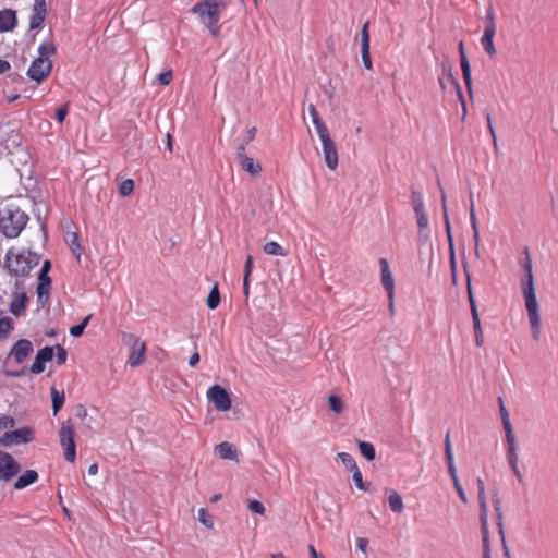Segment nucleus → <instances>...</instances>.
Returning <instances> with one entry per match:
<instances>
[{
	"label": "nucleus",
	"mask_w": 558,
	"mask_h": 558,
	"mask_svg": "<svg viewBox=\"0 0 558 558\" xmlns=\"http://www.w3.org/2000/svg\"><path fill=\"white\" fill-rule=\"evenodd\" d=\"M39 478L38 472L36 470H26L22 473L13 484L15 490H22L29 485L36 483Z\"/></svg>",
	"instance_id": "obj_20"
},
{
	"label": "nucleus",
	"mask_w": 558,
	"mask_h": 558,
	"mask_svg": "<svg viewBox=\"0 0 558 558\" xmlns=\"http://www.w3.org/2000/svg\"><path fill=\"white\" fill-rule=\"evenodd\" d=\"M54 355H56V362L58 365H64L66 363V359H68V352L66 350L60 345V344H56L54 347Z\"/></svg>",
	"instance_id": "obj_47"
},
{
	"label": "nucleus",
	"mask_w": 558,
	"mask_h": 558,
	"mask_svg": "<svg viewBox=\"0 0 558 558\" xmlns=\"http://www.w3.org/2000/svg\"><path fill=\"white\" fill-rule=\"evenodd\" d=\"M51 287V278L50 277H38V284H37V296L38 301L46 302L49 299V290Z\"/></svg>",
	"instance_id": "obj_25"
},
{
	"label": "nucleus",
	"mask_w": 558,
	"mask_h": 558,
	"mask_svg": "<svg viewBox=\"0 0 558 558\" xmlns=\"http://www.w3.org/2000/svg\"><path fill=\"white\" fill-rule=\"evenodd\" d=\"M241 168L248 172L251 175H258L262 172V165L258 161H255L253 158L246 156L239 160Z\"/></svg>",
	"instance_id": "obj_26"
},
{
	"label": "nucleus",
	"mask_w": 558,
	"mask_h": 558,
	"mask_svg": "<svg viewBox=\"0 0 558 558\" xmlns=\"http://www.w3.org/2000/svg\"><path fill=\"white\" fill-rule=\"evenodd\" d=\"M51 269V263L50 260H45L40 270H39V274H38V277H43V275H45V277H50L49 276V271Z\"/></svg>",
	"instance_id": "obj_64"
},
{
	"label": "nucleus",
	"mask_w": 558,
	"mask_h": 558,
	"mask_svg": "<svg viewBox=\"0 0 558 558\" xmlns=\"http://www.w3.org/2000/svg\"><path fill=\"white\" fill-rule=\"evenodd\" d=\"M529 322L532 329V338L537 341L541 337V315L538 306L526 308Z\"/></svg>",
	"instance_id": "obj_21"
},
{
	"label": "nucleus",
	"mask_w": 558,
	"mask_h": 558,
	"mask_svg": "<svg viewBox=\"0 0 558 558\" xmlns=\"http://www.w3.org/2000/svg\"><path fill=\"white\" fill-rule=\"evenodd\" d=\"M13 329V322L10 317L0 318V338H7Z\"/></svg>",
	"instance_id": "obj_42"
},
{
	"label": "nucleus",
	"mask_w": 558,
	"mask_h": 558,
	"mask_svg": "<svg viewBox=\"0 0 558 558\" xmlns=\"http://www.w3.org/2000/svg\"><path fill=\"white\" fill-rule=\"evenodd\" d=\"M54 356V348L52 347H44L39 349L36 353L35 360L31 366V372L33 374H40L45 371V364L51 361Z\"/></svg>",
	"instance_id": "obj_12"
},
{
	"label": "nucleus",
	"mask_w": 558,
	"mask_h": 558,
	"mask_svg": "<svg viewBox=\"0 0 558 558\" xmlns=\"http://www.w3.org/2000/svg\"><path fill=\"white\" fill-rule=\"evenodd\" d=\"M308 113L311 116V119H312L313 123L322 120L319 114H318V111H317L316 107L313 104H310V106H308Z\"/></svg>",
	"instance_id": "obj_63"
},
{
	"label": "nucleus",
	"mask_w": 558,
	"mask_h": 558,
	"mask_svg": "<svg viewBox=\"0 0 558 558\" xmlns=\"http://www.w3.org/2000/svg\"><path fill=\"white\" fill-rule=\"evenodd\" d=\"M496 34V22H495V15L493 7L489 5L486 9V15H485V28L484 34L481 38V45L483 46L485 52L493 57L496 54V48L494 46V37Z\"/></svg>",
	"instance_id": "obj_4"
},
{
	"label": "nucleus",
	"mask_w": 558,
	"mask_h": 558,
	"mask_svg": "<svg viewBox=\"0 0 558 558\" xmlns=\"http://www.w3.org/2000/svg\"><path fill=\"white\" fill-rule=\"evenodd\" d=\"M418 227V235L423 238L428 236L429 218L427 211L415 214Z\"/></svg>",
	"instance_id": "obj_33"
},
{
	"label": "nucleus",
	"mask_w": 558,
	"mask_h": 558,
	"mask_svg": "<svg viewBox=\"0 0 558 558\" xmlns=\"http://www.w3.org/2000/svg\"><path fill=\"white\" fill-rule=\"evenodd\" d=\"M255 134H256V128L255 126L248 128L246 130V134L242 142H244L245 144L248 145L254 140Z\"/></svg>",
	"instance_id": "obj_62"
},
{
	"label": "nucleus",
	"mask_w": 558,
	"mask_h": 558,
	"mask_svg": "<svg viewBox=\"0 0 558 558\" xmlns=\"http://www.w3.org/2000/svg\"><path fill=\"white\" fill-rule=\"evenodd\" d=\"M352 480L355 484V486L361 489V488H366L365 487V483L363 481V476H362V473L361 471L357 469L353 470L352 471Z\"/></svg>",
	"instance_id": "obj_56"
},
{
	"label": "nucleus",
	"mask_w": 558,
	"mask_h": 558,
	"mask_svg": "<svg viewBox=\"0 0 558 558\" xmlns=\"http://www.w3.org/2000/svg\"><path fill=\"white\" fill-rule=\"evenodd\" d=\"M338 458L342 462V464L345 465L351 472L357 469L356 462L350 453L340 452L338 453Z\"/></svg>",
	"instance_id": "obj_41"
},
{
	"label": "nucleus",
	"mask_w": 558,
	"mask_h": 558,
	"mask_svg": "<svg viewBox=\"0 0 558 558\" xmlns=\"http://www.w3.org/2000/svg\"><path fill=\"white\" fill-rule=\"evenodd\" d=\"M329 408L335 413H341L343 410V402L342 400L335 395L329 396L328 398Z\"/></svg>",
	"instance_id": "obj_46"
},
{
	"label": "nucleus",
	"mask_w": 558,
	"mask_h": 558,
	"mask_svg": "<svg viewBox=\"0 0 558 558\" xmlns=\"http://www.w3.org/2000/svg\"><path fill=\"white\" fill-rule=\"evenodd\" d=\"M20 471L21 465L14 457L7 451L0 450V481L8 483L15 477Z\"/></svg>",
	"instance_id": "obj_8"
},
{
	"label": "nucleus",
	"mask_w": 558,
	"mask_h": 558,
	"mask_svg": "<svg viewBox=\"0 0 558 558\" xmlns=\"http://www.w3.org/2000/svg\"><path fill=\"white\" fill-rule=\"evenodd\" d=\"M133 190H134V182L131 179H126V180L122 181L119 185V193L122 196L130 195L133 192Z\"/></svg>",
	"instance_id": "obj_48"
},
{
	"label": "nucleus",
	"mask_w": 558,
	"mask_h": 558,
	"mask_svg": "<svg viewBox=\"0 0 558 558\" xmlns=\"http://www.w3.org/2000/svg\"><path fill=\"white\" fill-rule=\"evenodd\" d=\"M33 428L27 426L12 432H5L0 437V446L9 448L15 445L28 444L33 440Z\"/></svg>",
	"instance_id": "obj_7"
},
{
	"label": "nucleus",
	"mask_w": 558,
	"mask_h": 558,
	"mask_svg": "<svg viewBox=\"0 0 558 558\" xmlns=\"http://www.w3.org/2000/svg\"><path fill=\"white\" fill-rule=\"evenodd\" d=\"M14 424H15V418L13 416L3 415L0 417V429L13 427Z\"/></svg>",
	"instance_id": "obj_58"
},
{
	"label": "nucleus",
	"mask_w": 558,
	"mask_h": 558,
	"mask_svg": "<svg viewBox=\"0 0 558 558\" xmlns=\"http://www.w3.org/2000/svg\"><path fill=\"white\" fill-rule=\"evenodd\" d=\"M485 119L487 121V126H488V130H489V133L493 137V144L495 146V148H497V138H496V133H495V130H494V126H493V123H492V117L489 113H486L485 114Z\"/></svg>",
	"instance_id": "obj_61"
},
{
	"label": "nucleus",
	"mask_w": 558,
	"mask_h": 558,
	"mask_svg": "<svg viewBox=\"0 0 558 558\" xmlns=\"http://www.w3.org/2000/svg\"><path fill=\"white\" fill-rule=\"evenodd\" d=\"M206 302L209 310H215L218 307L220 303V293L217 283L211 288Z\"/></svg>",
	"instance_id": "obj_36"
},
{
	"label": "nucleus",
	"mask_w": 558,
	"mask_h": 558,
	"mask_svg": "<svg viewBox=\"0 0 558 558\" xmlns=\"http://www.w3.org/2000/svg\"><path fill=\"white\" fill-rule=\"evenodd\" d=\"M50 395H51V401H52V412L53 415H57V413L62 409L65 396L63 391H59L56 387L50 388Z\"/></svg>",
	"instance_id": "obj_30"
},
{
	"label": "nucleus",
	"mask_w": 558,
	"mask_h": 558,
	"mask_svg": "<svg viewBox=\"0 0 558 558\" xmlns=\"http://www.w3.org/2000/svg\"><path fill=\"white\" fill-rule=\"evenodd\" d=\"M483 542V558H490L489 530L488 526H481Z\"/></svg>",
	"instance_id": "obj_37"
},
{
	"label": "nucleus",
	"mask_w": 558,
	"mask_h": 558,
	"mask_svg": "<svg viewBox=\"0 0 558 558\" xmlns=\"http://www.w3.org/2000/svg\"><path fill=\"white\" fill-rule=\"evenodd\" d=\"M478 506L481 526H488L487 502H481Z\"/></svg>",
	"instance_id": "obj_53"
},
{
	"label": "nucleus",
	"mask_w": 558,
	"mask_h": 558,
	"mask_svg": "<svg viewBox=\"0 0 558 558\" xmlns=\"http://www.w3.org/2000/svg\"><path fill=\"white\" fill-rule=\"evenodd\" d=\"M74 437L75 430L73 422L70 418L63 421L60 425L59 438L64 450V459L70 463H73L76 459V444Z\"/></svg>",
	"instance_id": "obj_3"
},
{
	"label": "nucleus",
	"mask_w": 558,
	"mask_h": 558,
	"mask_svg": "<svg viewBox=\"0 0 558 558\" xmlns=\"http://www.w3.org/2000/svg\"><path fill=\"white\" fill-rule=\"evenodd\" d=\"M46 0H35L32 14L29 16V29L34 31L41 26L46 19Z\"/></svg>",
	"instance_id": "obj_14"
},
{
	"label": "nucleus",
	"mask_w": 558,
	"mask_h": 558,
	"mask_svg": "<svg viewBox=\"0 0 558 558\" xmlns=\"http://www.w3.org/2000/svg\"><path fill=\"white\" fill-rule=\"evenodd\" d=\"M498 405H499V412H500L501 423H502L505 434L506 435L514 434L511 422H510L509 412H508L507 408L505 407L504 399L501 397H498Z\"/></svg>",
	"instance_id": "obj_27"
},
{
	"label": "nucleus",
	"mask_w": 558,
	"mask_h": 558,
	"mask_svg": "<svg viewBox=\"0 0 558 558\" xmlns=\"http://www.w3.org/2000/svg\"><path fill=\"white\" fill-rule=\"evenodd\" d=\"M252 270H253V256L252 255H247L246 259H245L244 276L243 277L250 278V276L252 274Z\"/></svg>",
	"instance_id": "obj_60"
},
{
	"label": "nucleus",
	"mask_w": 558,
	"mask_h": 558,
	"mask_svg": "<svg viewBox=\"0 0 558 558\" xmlns=\"http://www.w3.org/2000/svg\"><path fill=\"white\" fill-rule=\"evenodd\" d=\"M33 350L34 348L29 340L20 339L12 347L10 354L13 355L16 363L22 364Z\"/></svg>",
	"instance_id": "obj_17"
},
{
	"label": "nucleus",
	"mask_w": 558,
	"mask_h": 558,
	"mask_svg": "<svg viewBox=\"0 0 558 558\" xmlns=\"http://www.w3.org/2000/svg\"><path fill=\"white\" fill-rule=\"evenodd\" d=\"M361 57H362V62H363L365 69L371 70L372 69V59L369 56V48L361 49Z\"/></svg>",
	"instance_id": "obj_59"
},
{
	"label": "nucleus",
	"mask_w": 558,
	"mask_h": 558,
	"mask_svg": "<svg viewBox=\"0 0 558 558\" xmlns=\"http://www.w3.org/2000/svg\"><path fill=\"white\" fill-rule=\"evenodd\" d=\"M207 398L218 411L225 412L231 408L229 392L219 385L211 386L207 391Z\"/></svg>",
	"instance_id": "obj_10"
},
{
	"label": "nucleus",
	"mask_w": 558,
	"mask_h": 558,
	"mask_svg": "<svg viewBox=\"0 0 558 558\" xmlns=\"http://www.w3.org/2000/svg\"><path fill=\"white\" fill-rule=\"evenodd\" d=\"M263 250L267 255H271V256H286L287 255V252L283 250V247L275 241L267 242L264 245Z\"/></svg>",
	"instance_id": "obj_34"
},
{
	"label": "nucleus",
	"mask_w": 558,
	"mask_h": 558,
	"mask_svg": "<svg viewBox=\"0 0 558 558\" xmlns=\"http://www.w3.org/2000/svg\"><path fill=\"white\" fill-rule=\"evenodd\" d=\"M215 450H216L217 454L219 456V458H221L223 460H231V461L238 460V453L234 450L233 445L228 441H223V442L217 445Z\"/></svg>",
	"instance_id": "obj_24"
},
{
	"label": "nucleus",
	"mask_w": 558,
	"mask_h": 558,
	"mask_svg": "<svg viewBox=\"0 0 558 558\" xmlns=\"http://www.w3.org/2000/svg\"><path fill=\"white\" fill-rule=\"evenodd\" d=\"M172 78H173V73L171 70L163 71L158 75V82L165 86L169 85L171 83Z\"/></svg>",
	"instance_id": "obj_57"
},
{
	"label": "nucleus",
	"mask_w": 558,
	"mask_h": 558,
	"mask_svg": "<svg viewBox=\"0 0 558 558\" xmlns=\"http://www.w3.org/2000/svg\"><path fill=\"white\" fill-rule=\"evenodd\" d=\"M69 113V104H64L57 108L56 110V119L57 121L62 124L64 122L65 117Z\"/></svg>",
	"instance_id": "obj_54"
},
{
	"label": "nucleus",
	"mask_w": 558,
	"mask_h": 558,
	"mask_svg": "<svg viewBox=\"0 0 558 558\" xmlns=\"http://www.w3.org/2000/svg\"><path fill=\"white\" fill-rule=\"evenodd\" d=\"M472 322H473V328H474V333H475V343L477 347H482L484 343V337H483V331H482V327H481V319L478 317V318L472 319Z\"/></svg>",
	"instance_id": "obj_43"
},
{
	"label": "nucleus",
	"mask_w": 558,
	"mask_h": 558,
	"mask_svg": "<svg viewBox=\"0 0 558 558\" xmlns=\"http://www.w3.org/2000/svg\"><path fill=\"white\" fill-rule=\"evenodd\" d=\"M320 142H322L324 159H325V163H326L327 168L330 170H336V168L338 166V150H337L335 142L332 141L331 137L327 138V140H323Z\"/></svg>",
	"instance_id": "obj_13"
},
{
	"label": "nucleus",
	"mask_w": 558,
	"mask_h": 558,
	"mask_svg": "<svg viewBox=\"0 0 558 558\" xmlns=\"http://www.w3.org/2000/svg\"><path fill=\"white\" fill-rule=\"evenodd\" d=\"M90 318L92 315H87L80 324L72 326L70 328V335L75 338L81 337L85 328L87 327Z\"/></svg>",
	"instance_id": "obj_39"
},
{
	"label": "nucleus",
	"mask_w": 558,
	"mask_h": 558,
	"mask_svg": "<svg viewBox=\"0 0 558 558\" xmlns=\"http://www.w3.org/2000/svg\"><path fill=\"white\" fill-rule=\"evenodd\" d=\"M464 271H465V276H466V290H468V299H469V303H470L471 316H472V319L478 318L480 315H478L475 298H474L472 286H471V276L466 269L465 264H464Z\"/></svg>",
	"instance_id": "obj_28"
},
{
	"label": "nucleus",
	"mask_w": 558,
	"mask_h": 558,
	"mask_svg": "<svg viewBox=\"0 0 558 558\" xmlns=\"http://www.w3.org/2000/svg\"><path fill=\"white\" fill-rule=\"evenodd\" d=\"M521 289L525 302V307L530 308L538 306L534 286V276L524 275L521 278Z\"/></svg>",
	"instance_id": "obj_11"
},
{
	"label": "nucleus",
	"mask_w": 558,
	"mask_h": 558,
	"mask_svg": "<svg viewBox=\"0 0 558 558\" xmlns=\"http://www.w3.org/2000/svg\"><path fill=\"white\" fill-rule=\"evenodd\" d=\"M459 56H460V65L462 71V77L465 84V87L470 95H472V78H471V65L465 56L464 45L462 41L459 44Z\"/></svg>",
	"instance_id": "obj_18"
},
{
	"label": "nucleus",
	"mask_w": 558,
	"mask_h": 558,
	"mask_svg": "<svg viewBox=\"0 0 558 558\" xmlns=\"http://www.w3.org/2000/svg\"><path fill=\"white\" fill-rule=\"evenodd\" d=\"M198 521L207 529H213V526H214V521L211 519V515L208 513V511L205 508H201L198 510Z\"/></svg>",
	"instance_id": "obj_44"
},
{
	"label": "nucleus",
	"mask_w": 558,
	"mask_h": 558,
	"mask_svg": "<svg viewBox=\"0 0 558 558\" xmlns=\"http://www.w3.org/2000/svg\"><path fill=\"white\" fill-rule=\"evenodd\" d=\"M442 71H444V74L448 71V81L454 86V88L457 90V94H458V97L460 99L462 109H463V114H465L466 113V105H465L464 96L462 94V89H461V86L459 84V81L452 74L450 66L447 68L446 64H442Z\"/></svg>",
	"instance_id": "obj_29"
},
{
	"label": "nucleus",
	"mask_w": 558,
	"mask_h": 558,
	"mask_svg": "<svg viewBox=\"0 0 558 558\" xmlns=\"http://www.w3.org/2000/svg\"><path fill=\"white\" fill-rule=\"evenodd\" d=\"M385 493L391 511L395 513H401L404 510V505L400 494L391 488H386Z\"/></svg>",
	"instance_id": "obj_22"
},
{
	"label": "nucleus",
	"mask_w": 558,
	"mask_h": 558,
	"mask_svg": "<svg viewBox=\"0 0 558 558\" xmlns=\"http://www.w3.org/2000/svg\"><path fill=\"white\" fill-rule=\"evenodd\" d=\"M410 198L415 214L426 211L422 192L412 187Z\"/></svg>",
	"instance_id": "obj_31"
},
{
	"label": "nucleus",
	"mask_w": 558,
	"mask_h": 558,
	"mask_svg": "<svg viewBox=\"0 0 558 558\" xmlns=\"http://www.w3.org/2000/svg\"><path fill=\"white\" fill-rule=\"evenodd\" d=\"M17 23L16 13L11 9L0 10V32H11Z\"/></svg>",
	"instance_id": "obj_19"
},
{
	"label": "nucleus",
	"mask_w": 558,
	"mask_h": 558,
	"mask_svg": "<svg viewBox=\"0 0 558 558\" xmlns=\"http://www.w3.org/2000/svg\"><path fill=\"white\" fill-rule=\"evenodd\" d=\"M56 52V46L52 43H41L38 47L37 58H49Z\"/></svg>",
	"instance_id": "obj_40"
},
{
	"label": "nucleus",
	"mask_w": 558,
	"mask_h": 558,
	"mask_svg": "<svg viewBox=\"0 0 558 558\" xmlns=\"http://www.w3.org/2000/svg\"><path fill=\"white\" fill-rule=\"evenodd\" d=\"M369 48V33H368V22H366L361 31V49Z\"/></svg>",
	"instance_id": "obj_49"
},
{
	"label": "nucleus",
	"mask_w": 558,
	"mask_h": 558,
	"mask_svg": "<svg viewBox=\"0 0 558 558\" xmlns=\"http://www.w3.org/2000/svg\"><path fill=\"white\" fill-rule=\"evenodd\" d=\"M496 525L498 529V534L500 536L501 547H502V549H505V546H508V544H507L506 534H505L502 511L496 512Z\"/></svg>",
	"instance_id": "obj_38"
},
{
	"label": "nucleus",
	"mask_w": 558,
	"mask_h": 558,
	"mask_svg": "<svg viewBox=\"0 0 558 558\" xmlns=\"http://www.w3.org/2000/svg\"><path fill=\"white\" fill-rule=\"evenodd\" d=\"M52 70V62L49 58H36L27 70V76L36 83H41Z\"/></svg>",
	"instance_id": "obj_9"
},
{
	"label": "nucleus",
	"mask_w": 558,
	"mask_h": 558,
	"mask_svg": "<svg viewBox=\"0 0 558 558\" xmlns=\"http://www.w3.org/2000/svg\"><path fill=\"white\" fill-rule=\"evenodd\" d=\"M40 262V255L26 248L16 251L11 247L4 255L3 267L8 270L11 277H15L16 280L28 277L31 271L38 266Z\"/></svg>",
	"instance_id": "obj_1"
},
{
	"label": "nucleus",
	"mask_w": 558,
	"mask_h": 558,
	"mask_svg": "<svg viewBox=\"0 0 558 558\" xmlns=\"http://www.w3.org/2000/svg\"><path fill=\"white\" fill-rule=\"evenodd\" d=\"M359 449L361 454L367 460L373 461L376 457L375 447L367 441H360L359 442Z\"/></svg>",
	"instance_id": "obj_35"
},
{
	"label": "nucleus",
	"mask_w": 558,
	"mask_h": 558,
	"mask_svg": "<svg viewBox=\"0 0 558 558\" xmlns=\"http://www.w3.org/2000/svg\"><path fill=\"white\" fill-rule=\"evenodd\" d=\"M231 0H203L196 3L192 12L197 15H206L211 20H216V17H220L222 10L230 3ZM240 3L243 0H238Z\"/></svg>",
	"instance_id": "obj_5"
},
{
	"label": "nucleus",
	"mask_w": 558,
	"mask_h": 558,
	"mask_svg": "<svg viewBox=\"0 0 558 558\" xmlns=\"http://www.w3.org/2000/svg\"><path fill=\"white\" fill-rule=\"evenodd\" d=\"M449 248H450V260H449L450 270L452 274V282L456 284V282H457V260H456L453 244H451Z\"/></svg>",
	"instance_id": "obj_51"
},
{
	"label": "nucleus",
	"mask_w": 558,
	"mask_h": 558,
	"mask_svg": "<svg viewBox=\"0 0 558 558\" xmlns=\"http://www.w3.org/2000/svg\"><path fill=\"white\" fill-rule=\"evenodd\" d=\"M381 272V284L386 290L388 298L392 299L395 293V280L386 258H379L378 260Z\"/></svg>",
	"instance_id": "obj_16"
},
{
	"label": "nucleus",
	"mask_w": 558,
	"mask_h": 558,
	"mask_svg": "<svg viewBox=\"0 0 558 558\" xmlns=\"http://www.w3.org/2000/svg\"><path fill=\"white\" fill-rule=\"evenodd\" d=\"M14 291L12 292V300L9 305L10 312L16 316H23L28 303V296L25 292V284L23 280H15Z\"/></svg>",
	"instance_id": "obj_6"
},
{
	"label": "nucleus",
	"mask_w": 558,
	"mask_h": 558,
	"mask_svg": "<svg viewBox=\"0 0 558 558\" xmlns=\"http://www.w3.org/2000/svg\"><path fill=\"white\" fill-rule=\"evenodd\" d=\"M507 457L510 466L518 465L519 457L517 452V438L514 434L506 435Z\"/></svg>",
	"instance_id": "obj_23"
},
{
	"label": "nucleus",
	"mask_w": 558,
	"mask_h": 558,
	"mask_svg": "<svg viewBox=\"0 0 558 558\" xmlns=\"http://www.w3.org/2000/svg\"><path fill=\"white\" fill-rule=\"evenodd\" d=\"M28 220V215L19 206L8 204L0 209V232L8 239H15L24 230Z\"/></svg>",
	"instance_id": "obj_2"
},
{
	"label": "nucleus",
	"mask_w": 558,
	"mask_h": 558,
	"mask_svg": "<svg viewBox=\"0 0 558 558\" xmlns=\"http://www.w3.org/2000/svg\"><path fill=\"white\" fill-rule=\"evenodd\" d=\"M247 507H248L250 511H252L253 513L260 514V515H263L265 513L264 505L256 499L250 500Z\"/></svg>",
	"instance_id": "obj_50"
},
{
	"label": "nucleus",
	"mask_w": 558,
	"mask_h": 558,
	"mask_svg": "<svg viewBox=\"0 0 558 558\" xmlns=\"http://www.w3.org/2000/svg\"><path fill=\"white\" fill-rule=\"evenodd\" d=\"M124 338H126V336H124ZM128 339H129L128 342H131V341L134 342V348L129 356L128 362H129L130 366L135 367L143 363L144 357H145L146 347H145V343L140 342V339L132 335H128Z\"/></svg>",
	"instance_id": "obj_15"
},
{
	"label": "nucleus",
	"mask_w": 558,
	"mask_h": 558,
	"mask_svg": "<svg viewBox=\"0 0 558 558\" xmlns=\"http://www.w3.org/2000/svg\"><path fill=\"white\" fill-rule=\"evenodd\" d=\"M198 17L214 37L218 38L220 36L221 26L218 25L220 17H216L215 22L206 15H198Z\"/></svg>",
	"instance_id": "obj_32"
},
{
	"label": "nucleus",
	"mask_w": 558,
	"mask_h": 558,
	"mask_svg": "<svg viewBox=\"0 0 558 558\" xmlns=\"http://www.w3.org/2000/svg\"><path fill=\"white\" fill-rule=\"evenodd\" d=\"M315 129H316V132H317V135L319 137L320 141L323 140H327V138H330V134H329V131H328V128L327 125L325 124V122L323 120H319L315 123H313Z\"/></svg>",
	"instance_id": "obj_45"
},
{
	"label": "nucleus",
	"mask_w": 558,
	"mask_h": 558,
	"mask_svg": "<svg viewBox=\"0 0 558 558\" xmlns=\"http://www.w3.org/2000/svg\"><path fill=\"white\" fill-rule=\"evenodd\" d=\"M470 223L472 231H476V229H478L472 193L470 194Z\"/></svg>",
	"instance_id": "obj_52"
},
{
	"label": "nucleus",
	"mask_w": 558,
	"mask_h": 558,
	"mask_svg": "<svg viewBox=\"0 0 558 558\" xmlns=\"http://www.w3.org/2000/svg\"><path fill=\"white\" fill-rule=\"evenodd\" d=\"M524 253H525V259H524V262L522 264V268L524 270V275L533 276V266H532V260H531V257H530L529 250L525 248Z\"/></svg>",
	"instance_id": "obj_55"
}]
</instances>
